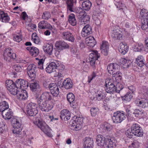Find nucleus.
Masks as SVG:
<instances>
[{
  "label": "nucleus",
  "instance_id": "f257e3e1",
  "mask_svg": "<svg viewBox=\"0 0 148 148\" xmlns=\"http://www.w3.org/2000/svg\"><path fill=\"white\" fill-rule=\"evenodd\" d=\"M141 129L138 124H134L132 126L131 129L127 130L126 134L130 138H132L133 134L137 136H142L143 132Z\"/></svg>",
  "mask_w": 148,
  "mask_h": 148
},
{
  "label": "nucleus",
  "instance_id": "f03ea898",
  "mask_svg": "<svg viewBox=\"0 0 148 148\" xmlns=\"http://www.w3.org/2000/svg\"><path fill=\"white\" fill-rule=\"evenodd\" d=\"M119 67V66L116 63H111L108 65L107 69L109 73L112 75L113 79L120 74V72L118 71Z\"/></svg>",
  "mask_w": 148,
  "mask_h": 148
},
{
  "label": "nucleus",
  "instance_id": "7ed1b4c3",
  "mask_svg": "<svg viewBox=\"0 0 148 148\" xmlns=\"http://www.w3.org/2000/svg\"><path fill=\"white\" fill-rule=\"evenodd\" d=\"M34 123L48 136H51V134L50 132V129L45 122H43L41 120L38 119L34 122Z\"/></svg>",
  "mask_w": 148,
  "mask_h": 148
},
{
  "label": "nucleus",
  "instance_id": "20e7f679",
  "mask_svg": "<svg viewBox=\"0 0 148 148\" xmlns=\"http://www.w3.org/2000/svg\"><path fill=\"white\" fill-rule=\"evenodd\" d=\"M140 14L143 19L141 21V27L143 30H148V12L145 9H142Z\"/></svg>",
  "mask_w": 148,
  "mask_h": 148
},
{
  "label": "nucleus",
  "instance_id": "39448f33",
  "mask_svg": "<svg viewBox=\"0 0 148 148\" xmlns=\"http://www.w3.org/2000/svg\"><path fill=\"white\" fill-rule=\"evenodd\" d=\"M116 84V82H109L108 84H106V92L110 94H112L114 92H116L118 93H119L120 91L123 88H118L117 87L115 86V85Z\"/></svg>",
  "mask_w": 148,
  "mask_h": 148
},
{
  "label": "nucleus",
  "instance_id": "423d86ee",
  "mask_svg": "<svg viewBox=\"0 0 148 148\" xmlns=\"http://www.w3.org/2000/svg\"><path fill=\"white\" fill-rule=\"evenodd\" d=\"M39 108L42 111L48 112L51 110L53 107L51 102H47L37 101Z\"/></svg>",
  "mask_w": 148,
  "mask_h": 148
},
{
  "label": "nucleus",
  "instance_id": "0eeeda50",
  "mask_svg": "<svg viewBox=\"0 0 148 148\" xmlns=\"http://www.w3.org/2000/svg\"><path fill=\"white\" fill-rule=\"evenodd\" d=\"M3 56L4 59L8 62H10L11 59H15L16 58V54L13 52L12 49L10 48L5 49Z\"/></svg>",
  "mask_w": 148,
  "mask_h": 148
},
{
  "label": "nucleus",
  "instance_id": "6e6552de",
  "mask_svg": "<svg viewBox=\"0 0 148 148\" xmlns=\"http://www.w3.org/2000/svg\"><path fill=\"white\" fill-rule=\"evenodd\" d=\"M100 57V55L96 50H94L89 55V60L91 66L94 69L96 67L95 60Z\"/></svg>",
  "mask_w": 148,
  "mask_h": 148
},
{
  "label": "nucleus",
  "instance_id": "1a4fd4ad",
  "mask_svg": "<svg viewBox=\"0 0 148 148\" xmlns=\"http://www.w3.org/2000/svg\"><path fill=\"white\" fill-rule=\"evenodd\" d=\"M125 118L124 114L119 111L114 112L112 117L113 122L116 123H121Z\"/></svg>",
  "mask_w": 148,
  "mask_h": 148
},
{
  "label": "nucleus",
  "instance_id": "9d476101",
  "mask_svg": "<svg viewBox=\"0 0 148 148\" xmlns=\"http://www.w3.org/2000/svg\"><path fill=\"white\" fill-rule=\"evenodd\" d=\"M103 148H115L116 141L114 138L110 136H107Z\"/></svg>",
  "mask_w": 148,
  "mask_h": 148
},
{
  "label": "nucleus",
  "instance_id": "9b49d317",
  "mask_svg": "<svg viewBox=\"0 0 148 148\" xmlns=\"http://www.w3.org/2000/svg\"><path fill=\"white\" fill-rule=\"evenodd\" d=\"M36 67L34 64H31L27 67V74L29 77L32 79L34 78L36 76Z\"/></svg>",
  "mask_w": 148,
  "mask_h": 148
},
{
  "label": "nucleus",
  "instance_id": "f8f14e48",
  "mask_svg": "<svg viewBox=\"0 0 148 148\" xmlns=\"http://www.w3.org/2000/svg\"><path fill=\"white\" fill-rule=\"evenodd\" d=\"M52 94L50 92H44L38 98L37 101L46 102L47 100H50L52 99Z\"/></svg>",
  "mask_w": 148,
  "mask_h": 148
},
{
  "label": "nucleus",
  "instance_id": "ddd939ff",
  "mask_svg": "<svg viewBox=\"0 0 148 148\" xmlns=\"http://www.w3.org/2000/svg\"><path fill=\"white\" fill-rule=\"evenodd\" d=\"M55 46L56 49L59 50L69 48V46L66 42L63 41L59 40L56 42Z\"/></svg>",
  "mask_w": 148,
  "mask_h": 148
},
{
  "label": "nucleus",
  "instance_id": "4468645a",
  "mask_svg": "<svg viewBox=\"0 0 148 148\" xmlns=\"http://www.w3.org/2000/svg\"><path fill=\"white\" fill-rule=\"evenodd\" d=\"M107 136L104 137L101 135H98L96 137V140L97 145L100 147H104V145L106 143V141Z\"/></svg>",
  "mask_w": 148,
  "mask_h": 148
},
{
  "label": "nucleus",
  "instance_id": "2eb2a0df",
  "mask_svg": "<svg viewBox=\"0 0 148 148\" xmlns=\"http://www.w3.org/2000/svg\"><path fill=\"white\" fill-rule=\"evenodd\" d=\"M79 14L80 15L78 18L81 25L86 24L89 22L90 18L88 15L83 14L82 12H80Z\"/></svg>",
  "mask_w": 148,
  "mask_h": 148
},
{
  "label": "nucleus",
  "instance_id": "dca6fc26",
  "mask_svg": "<svg viewBox=\"0 0 148 148\" xmlns=\"http://www.w3.org/2000/svg\"><path fill=\"white\" fill-rule=\"evenodd\" d=\"M29 87L31 90L33 92H35L38 90L40 88L39 82L34 80V79H32V80L30 82Z\"/></svg>",
  "mask_w": 148,
  "mask_h": 148
},
{
  "label": "nucleus",
  "instance_id": "f3484780",
  "mask_svg": "<svg viewBox=\"0 0 148 148\" xmlns=\"http://www.w3.org/2000/svg\"><path fill=\"white\" fill-rule=\"evenodd\" d=\"M92 33L91 26L87 25L83 28L81 34L82 37H85L91 34Z\"/></svg>",
  "mask_w": 148,
  "mask_h": 148
},
{
  "label": "nucleus",
  "instance_id": "a211bd4d",
  "mask_svg": "<svg viewBox=\"0 0 148 148\" xmlns=\"http://www.w3.org/2000/svg\"><path fill=\"white\" fill-rule=\"evenodd\" d=\"M16 86L19 88H26L28 86V82L23 79H18L16 81Z\"/></svg>",
  "mask_w": 148,
  "mask_h": 148
},
{
  "label": "nucleus",
  "instance_id": "6ab92c4d",
  "mask_svg": "<svg viewBox=\"0 0 148 148\" xmlns=\"http://www.w3.org/2000/svg\"><path fill=\"white\" fill-rule=\"evenodd\" d=\"M13 124V127L14 128L13 130V133L18 134L22 130L21 124L18 120L16 119Z\"/></svg>",
  "mask_w": 148,
  "mask_h": 148
},
{
  "label": "nucleus",
  "instance_id": "aec40b11",
  "mask_svg": "<svg viewBox=\"0 0 148 148\" xmlns=\"http://www.w3.org/2000/svg\"><path fill=\"white\" fill-rule=\"evenodd\" d=\"M100 49L101 53L105 56H107L109 49L108 43L106 41H103Z\"/></svg>",
  "mask_w": 148,
  "mask_h": 148
},
{
  "label": "nucleus",
  "instance_id": "412c9836",
  "mask_svg": "<svg viewBox=\"0 0 148 148\" xmlns=\"http://www.w3.org/2000/svg\"><path fill=\"white\" fill-rule=\"evenodd\" d=\"M111 35L114 40H121L122 39V33L119 29L113 30L112 31Z\"/></svg>",
  "mask_w": 148,
  "mask_h": 148
},
{
  "label": "nucleus",
  "instance_id": "4be33fe9",
  "mask_svg": "<svg viewBox=\"0 0 148 148\" xmlns=\"http://www.w3.org/2000/svg\"><path fill=\"white\" fill-rule=\"evenodd\" d=\"M70 113L69 110L64 109L61 111L60 117L62 120L67 121L70 118Z\"/></svg>",
  "mask_w": 148,
  "mask_h": 148
},
{
  "label": "nucleus",
  "instance_id": "5701e85b",
  "mask_svg": "<svg viewBox=\"0 0 148 148\" xmlns=\"http://www.w3.org/2000/svg\"><path fill=\"white\" fill-rule=\"evenodd\" d=\"M93 141L92 138L89 137L85 138L84 147L85 148H91L93 146Z\"/></svg>",
  "mask_w": 148,
  "mask_h": 148
},
{
  "label": "nucleus",
  "instance_id": "b1692460",
  "mask_svg": "<svg viewBox=\"0 0 148 148\" xmlns=\"http://www.w3.org/2000/svg\"><path fill=\"white\" fill-rule=\"evenodd\" d=\"M147 100L144 98L137 99L135 101V103L137 106L145 108L147 105Z\"/></svg>",
  "mask_w": 148,
  "mask_h": 148
},
{
  "label": "nucleus",
  "instance_id": "393cba45",
  "mask_svg": "<svg viewBox=\"0 0 148 148\" xmlns=\"http://www.w3.org/2000/svg\"><path fill=\"white\" fill-rule=\"evenodd\" d=\"M62 37L64 39L73 42L74 40V38L73 35L70 32L67 31L64 32L62 33Z\"/></svg>",
  "mask_w": 148,
  "mask_h": 148
},
{
  "label": "nucleus",
  "instance_id": "a878e982",
  "mask_svg": "<svg viewBox=\"0 0 148 148\" xmlns=\"http://www.w3.org/2000/svg\"><path fill=\"white\" fill-rule=\"evenodd\" d=\"M38 27L42 29H51L52 28L51 25L45 21H40L38 24Z\"/></svg>",
  "mask_w": 148,
  "mask_h": 148
},
{
  "label": "nucleus",
  "instance_id": "bb28decb",
  "mask_svg": "<svg viewBox=\"0 0 148 148\" xmlns=\"http://www.w3.org/2000/svg\"><path fill=\"white\" fill-rule=\"evenodd\" d=\"M128 47L125 42H121L119 44V52L123 55L125 54L128 51Z\"/></svg>",
  "mask_w": 148,
  "mask_h": 148
},
{
  "label": "nucleus",
  "instance_id": "cd10ccee",
  "mask_svg": "<svg viewBox=\"0 0 148 148\" xmlns=\"http://www.w3.org/2000/svg\"><path fill=\"white\" fill-rule=\"evenodd\" d=\"M86 42L87 45L90 47H93L96 44V42L92 36H90L86 38Z\"/></svg>",
  "mask_w": 148,
  "mask_h": 148
},
{
  "label": "nucleus",
  "instance_id": "c85d7f7f",
  "mask_svg": "<svg viewBox=\"0 0 148 148\" xmlns=\"http://www.w3.org/2000/svg\"><path fill=\"white\" fill-rule=\"evenodd\" d=\"M56 64L55 62H52L46 68V71L48 73H51L55 71H56Z\"/></svg>",
  "mask_w": 148,
  "mask_h": 148
},
{
  "label": "nucleus",
  "instance_id": "c756f323",
  "mask_svg": "<svg viewBox=\"0 0 148 148\" xmlns=\"http://www.w3.org/2000/svg\"><path fill=\"white\" fill-rule=\"evenodd\" d=\"M28 93L25 90H22L19 91L17 95V98L20 100H25L28 97Z\"/></svg>",
  "mask_w": 148,
  "mask_h": 148
},
{
  "label": "nucleus",
  "instance_id": "7c9ffc66",
  "mask_svg": "<svg viewBox=\"0 0 148 148\" xmlns=\"http://www.w3.org/2000/svg\"><path fill=\"white\" fill-rule=\"evenodd\" d=\"M53 47V45L49 44H45L43 46L44 52L50 55H51L52 54Z\"/></svg>",
  "mask_w": 148,
  "mask_h": 148
},
{
  "label": "nucleus",
  "instance_id": "2f4dec72",
  "mask_svg": "<svg viewBox=\"0 0 148 148\" xmlns=\"http://www.w3.org/2000/svg\"><path fill=\"white\" fill-rule=\"evenodd\" d=\"M26 49L29 51L30 54L34 57L36 56L39 53L38 49L35 47H28Z\"/></svg>",
  "mask_w": 148,
  "mask_h": 148
},
{
  "label": "nucleus",
  "instance_id": "473e14b6",
  "mask_svg": "<svg viewBox=\"0 0 148 148\" xmlns=\"http://www.w3.org/2000/svg\"><path fill=\"white\" fill-rule=\"evenodd\" d=\"M63 86L65 89H69L71 88L73 86V83L71 79L67 78L63 82Z\"/></svg>",
  "mask_w": 148,
  "mask_h": 148
},
{
  "label": "nucleus",
  "instance_id": "72a5a7b5",
  "mask_svg": "<svg viewBox=\"0 0 148 148\" xmlns=\"http://www.w3.org/2000/svg\"><path fill=\"white\" fill-rule=\"evenodd\" d=\"M2 115L3 117L5 119L9 120L10 119L12 116V112L10 109L7 111L5 110L2 113Z\"/></svg>",
  "mask_w": 148,
  "mask_h": 148
},
{
  "label": "nucleus",
  "instance_id": "f704fd0d",
  "mask_svg": "<svg viewBox=\"0 0 148 148\" xmlns=\"http://www.w3.org/2000/svg\"><path fill=\"white\" fill-rule=\"evenodd\" d=\"M67 10L71 12H73L75 8L74 3L73 0H67L66 1Z\"/></svg>",
  "mask_w": 148,
  "mask_h": 148
},
{
  "label": "nucleus",
  "instance_id": "c9c22d12",
  "mask_svg": "<svg viewBox=\"0 0 148 148\" xmlns=\"http://www.w3.org/2000/svg\"><path fill=\"white\" fill-rule=\"evenodd\" d=\"M9 108V105L5 101L0 102V111L2 113Z\"/></svg>",
  "mask_w": 148,
  "mask_h": 148
},
{
  "label": "nucleus",
  "instance_id": "e433bc0d",
  "mask_svg": "<svg viewBox=\"0 0 148 148\" xmlns=\"http://www.w3.org/2000/svg\"><path fill=\"white\" fill-rule=\"evenodd\" d=\"M1 19L3 22H8L10 20V18L7 14H5L3 11L0 12V19Z\"/></svg>",
  "mask_w": 148,
  "mask_h": 148
},
{
  "label": "nucleus",
  "instance_id": "4c0bfd02",
  "mask_svg": "<svg viewBox=\"0 0 148 148\" xmlns=\"http://www.w3.org/2000/svg\"><path fill=\"white\" fill-rule=\"evenodd\" d=\"M91 5V3L90 1L86 0L82 3V7L83 10L88 11L90 9Z\"/></svg>",
  "mask_w": 148,
  "mask_h": 148
},
{
  "label": "nucleus",
  "instance_id": "58836bf2",
  "mask_svg": "<svg viewBox=\"0 0 148 148\" xmlns=\"http://www.w3.org/2000/svg\"><path fill=\"white\" fill-rule=\"evenodd\" d=\"M68 21L70 24L73 26L76 25L77 21L75 18V16L73 14H71L69 16Z\"/></svg>",
  "mask_w": 148,
  "mask_h": 148
},
{
  "label": "nucleus",
  "instance_id": "ea45409f",
  "mask_svg": "<svg viewBox=\"0 0 148 148\" xmlns=\"http://www.w3.org/2000/svg\"><path fill=\"white\" fill-rule=\"evenodd\" d=\"M104 94L101 91H97L96 93V97H94L92 100H97L99 101L102 100L104 98Z\"/></svg>",
  "mask_w": 148,
  "mask_h": 148
},
{
  "label": "nucleus",
  "instance_id": "a19ab883",
  "mask_svg": "<svg viewBox=\"0 0 148 148\" xmlns=\"http://www.w3.org/2000/svg\"><path fill=\"white\" fill-rule=\"evenodd\" d=\"M7 88L8 90L11 89L13 87H17L16 86V82L14 84V82L11 80H8L6 81Z\"/></svg>",
  "mask_w": 148,
  "mask_h": 148
},
{
  "label": "nucleus",
  "instance_id": "79ce46f5",
  "mask_svg": "<svg viewBox=\"0 0 148 148\" xmlns=\"http://www.w3.org/2000/svg\"><path fill=\"white\" fill-rule=\"evenodd\" d=\"M27 110H33L34 111H38L37 109V105L35 103L31 102L27 105Z\"/></svg>",
  "mask_w": 148,
  "mask_h": 148
},
{
  "label": "nucleus",
  "instance_id": "37998d69",
  "mask_svg": "<svg viewBox=\"0 0 148 148\" xmlns=\"http://www.w3.org/2000/svg\"><path fill=\"white\" fill-rule=\"evenodd\" d=\"M143 48V45L141 43H136L134 47L133 50L135 51L140 52Z\"/></svg>",
  "mask_w": 148,
  "mask_h": 148
},
{
  "label": "nucleus",
  "instance_id": "c03bdc74",
  "mask_svg": "<svg viewBox=\"0 0 148 148\" xmlns=\"http://www.w3.org/2000/svg\"><path fill=\"white\" fill-rule=\"evenodd\" d=\"M67 99L70 104L71 103H73L74 102L75 97L72 93H69L67 96Z\"/></svg>",
  "mask_w": 148,
  "mask_h": 148
},
{
  "label": "nucleus",
  "instance_id": "a18cd8bd",
  "mask_svg": "<svg viewBox=\"0 0 148 148\" xmlns=\"http://www.w3.org/2000/svg\"><path fill=\"white\" fill-rule=\"evenodd\" d=\"M71 127H72L71 128L72 129L75 130L76 131L80 129H78V128L77 127V121L75 120H72L69 123Z\"/></svg>",
  "mask_w": 148,
  "mask_h": 148
},
{
  "label": "nucleus",
  "instance_id": "49530a36",
  "mask_svg": "<svg viewBox=\"0 0 148 148\" xmlns=\"http://www.w3.org/2000/svg\"><path fill=\"white\" fill-rule=\"evenodd\" d=\"M133 96L131 93L128 92L124 96L122 97L123 100L129 101L132 98Z\"/></svg>",
  "mask_w": 148,
  "mask_h": 148
},
{
  "label": "nucleus",
  "instance_id": "de8ad7c7",
  "mask_svg": "<svg viewBox=\"0 0 148 148\" xmlns=\"http://www.w3.org/2000/svg\"><path fill=\"white\" fill-rule=\"evenodd\" d=\"M75 120L77 121V127L78 128V129H80L82 127L83 119L82 117H79L77 118Z\"/></svg>",
  "mask_w": 148,
  "mask_h": 148
},
{
  "label": "nucleus",
  "instance_id": "09e8293b",
  "mask_svg": "<svg viewBox=\"0 0 148 148\" xmlns=\"http://www.w3.org/2000/svg\"><path fill=\"white\" fill-rule=\"evenodd\" d=\"M144 113V111L141 110L136 109L134 110L133 114H135L136 116L138 117L142 116Z\"/></svg>",
  "mask_w": 148,
  "mask_h": 148
},
{
  "label": "nucleus",
  "instance_id": "8fccbe9b",
  "mask_svg": "<svg viewBox=\"0 0 148 148\" xmlns=\"http://www.w3.org/2000/svg\"><path fill=\"white\" fill-rule=\"evenodd\" d=\"M51 16V14L49 12L45 11L43 13L42 16V18L43 19L48 20L50 18Z\"/></svg>",
  "mask_w": 148,
  "mask_h": 148
},
{
  "label": "nucleus",
  "instance_id": "3c124183",
  "mask_svg": "<svg viewBox=\"0 0 148 148\" xmlns=\"http://www.w3.org/2000/svg\"><path fill=\"white\" fill-rule=\"evenodd\" d=\"M32 40L35 44H38L40 42V39L36 36V33H33L32 35Z\"/></svg>",
  "mask_w": 148,
  "mask_h": 148
},
{
  "label": "nucleus",
  "instance_id": "603ef678",
  "mask_svg": "<svg viewBox=\"0 0 148 148\" xmlns=\"http://www.w3.org/2000/svg\"><path fill=\"white\" fill-rule=\"evenodd\" d=\"M99 110L97 108L92 107L90 110L91 114L92 116H95L96 115Z\"/></svg>",
  "mask_w": 148,
  "mask_h": 148
},
{
  "label": "nucleus",
  "instance_id": "864d4df0",
  "mask_svg": "<svg viewBox=\"0 0 148 148\" xmlns=\"http://www.w3.org/2000/svg\"><path fill=\"white\" fill-rule=\"evenodd\" d=\"M26 112L27 114L29 116L34 117L36 116V114L38 113V111H35L33 110H26Z\"/></svg>",
  "mask_w": 148,
  "mask_h": 148
},
{
  "label": "nucleus",
  "instance_id": "5fc2aeb1",
  "mask_svg": "<svg viewBox=\"0 0 148 148\" xmlns=\"http://www.w3.org/2000/svg\"><path fill=\"white\" fill-rule=\"evenodd\" d=\"M58 87L55 83L50 84V86L49 89L50 90L51 93H52L54 91V90L58 89Z\"/></svg>",
  "mask_w": 148,
  "mask_h": 148
},
{
  "label": "nucleus",
  "instance_id": "6e6d98bb",
  "mask_svg": "<svg viewBox=\"0 0 148 148\" xmlns=\"http://www.w3.org/2000/svg\"><path fill=\"white\" fill-rule=\"evenodd\" d=\"M58 87L55 83L50 84V86L49 89L50 90L51 93H52L54 91V90L58 89Z\"/></svg>",
  "mask_w": 148,
  "mask_h": 148
},
{
  "label": "nucleus",
  "instance_id": "4d7b16f0",
  "mask_svg": "<svg viewBox=\"0 0 148 148\" xmlns=\"http://www.w3.org/2000/svg\"><path fill=\"white\" fill-rule=\"evenodd\" d=\"M12 69L14 71L18 72H21L22 70L21 66L19 64H15L12 66Z\"/></svg>",
  "mask_w": 148,
  "mask_h": 148
},
{
  "label": "nucleus",
  "instance_id": "13d9d810",
  "mask_svg": "<svg viewBox=\"0 0 148 148\" xmlns=\"http://www.w3.org/2000/svg\"><path fill=\"white\" fill-rule=\"evenodd\" d=\"M44 61V60L43 59H39L38 62V68L40 69H43V64Z\"/></svg>",
  "mask_w": 148,
  "mask_h": 148
},
{
  "label": "nucleus",
  "instance_id": "bf43d9fd",
  "mask_svg": "<svg viewBox=\"0 0 148 148\" xmlns=\"http://www.w3.org/2000/svg\"><path fill=\"white\" fill-rule=\"evenodd\" d=\"M19 88H18L17 87H13V88L11 89H9V91L10 92V93L14 95H17L18 93V92L19 91L17 90V89Z\"/></svg>",
  "mask_w": 148,
  "mask_h": 148
},
{
  "label": "nucleus",
  "instance_id": "052dcab7",
  "mask_svg": "<svg viewBox=\"0 0 148 148\" xmlns=\"http://www.w3.org/2000/svg\"><path fill=\"white\" fill-rule=\"evenodd\" d=\"M22 35H16L14 36V40L17 42H19L22 40Z\"/></svg>",
  "mask_w": 148,
  "mask_h": 148
},
{
  "label": "nucleus",
  "instance_id": "680f3d73",
  "mask_svg": "<svg viewBox=\"0 0 148 148\" xmlns=\"http://www.w3.org/2000/svg\"><path fill=\"white\" fill-rule=\"evenodd\" d=\"M131 148H138L139 147V143L134 140L131 144Z\"/></svg>",
  "mask_w": 148,
  "mask_h": 148
},
{
  "label": "nucleus",
  "instance_id": "e2e57ef3",
  "mask_svg": "<svg viewBox=\"0 0 148 148\" xmlns=\"http://www.w3.org/2000/svg\"><path fill=\"white\" fill-rule=\"evenodd\" d=\"M96 75L95 73L93 72L92 75L88 77V83H90L92 79L96 77Z\"/></svg>",
  "mask_w": 148,
  "mask_h": 148
},
{
  "label": "nucleus",
  "instance_id": "0e129e2a",
  "mask_svg": "<svg viewBox=\"0 0 148 148\" xmlns=\"http://www.w3.org/2000/svg\"><path fill=\"white\" fill-rule=\"evenodd\" d=\"M104 129L107 131H110V130L112 129V126L109 124H105L104 126Z\"/></svg>",
  "mask_w": 148,
  "mask_h": 148
},
{
  "label": "nucleus",
  "instance_id": "69168bd1",
  "mask_svg": "<svg viewBox=\"0 0 148 148\" xmlns=\"http://www.w3.org/2000/svg\"><path fill=\"white\" fill-rule=\"evenodd\" d=\"M64 66H63L62 65H59V64H56V69L60 72H61L62 71L64 70Z\"/></svg>",
  "mask_w": 148,
  "mask_h": 148
},
{
  "label": "nucleus",
  "instance_id": "338daca9",
  "mask_svg": "<svg viewBox=\"0 0 148 148\" xmlns=\"http://www.w3.org/2000/svg\"><path fill=\"white\" fill-rule=\"evenodd\" d=\"M43 84L44 87L46 88H49L50 86V84L49 82L44 80L43 82Z\"/></svg>",
  "mask_w": 148,
  "mask_h": 148
},
{
  "label": "nucleus",
  "instance_id": "774afa93",
  "mask_svg": "<svg viewBox=\"0 0 148 148\" xmlns=\"http://www.w3.org/2000/svg\"><path fill=\"white\" fill-rule=\"evenodd\" d=\"M54 90V91L52 93L53 95L54 96L57 97L59 94V88L58 89Z\"/></svg>",
  "mask_w": 148,
  "mask_h": 148
}]
</instances>
